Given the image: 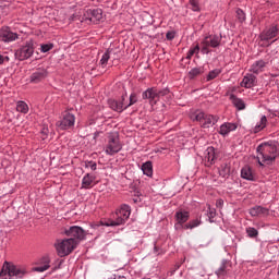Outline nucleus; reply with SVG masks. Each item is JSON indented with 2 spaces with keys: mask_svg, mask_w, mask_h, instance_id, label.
Masks as SVG:
<instances>
[{
  "mask_svg": "<svg viewBox=\"0 0 279 279\" xmlns=\"http://www.w3.org/2000/svg\"><path fill=\"white\" fill-rule=\"evenodd\" d=\"M202 220L199 219H194L192 221H190L189 223L184 225L183 228L184 230H193V228H197L198 226H201Z\"/></svg>",
  "mask_w": 279,
  "mask_h": 279,
  "instance_id": "32",
  "label": "nucleus"
},
{
  "mask_svg": "<svg viewBox=\"0 0 279 279\" xmlns=\"http://www.w3.org/2000/svg\"><path fill=\"white\" fill-rule=\"evenodd\" d=\"M66 236L70 239H73V241H76V245H80V241H84L86 238V232L82 227L72 226L69 229L65 230Z\"/></svg>",
  "mask_w": 279,
  "mask_h": 279,
  "instance_id": "12",
  "label": "nucleus"
},
{
  "mask_svg": "<svg viewBox=\"0 0 279 279\" xmlns=\"http://www.w3.org/2000/svg\"><path fill=\"white\" fill-rule=\"evenodd\" d=\"M110 58H112V50H107L100 59V66L102 69H106V66H108V61L110 60Z\"/></svg>",
  "mask_w": 279,
  "mask_h": 279,
  "instance_id": "29",
  "label": "nucleus"
},
{
  "mask_svg": "<svg viewBox=\"0 0 279 279\" xmlns=\"http://www.w3.org/2000/svg\"><path fill=\"white\" fill-rule=\"evenodd\" d=\"M142 171H143L144 175L151 178V175H154V167L151 166V161H147V162L143 163Z\"/></svg>",
  "mask_w": 279,
  "mask_h": 279,
  "instance_id": "28",
  "label": "nucleus"
},
{
  "mask_svg": "<svg viewBox=\"0 0 279 279\" xmlns=\"http://www.w3.org/2000/svg\"><path fill=\"white\" fill-rule=\"evenodd\" d=\"M14 56L16 60H20L21 62L23 60H29V58L34 56V44L32 41H27L26 45L15 51Z\"/></svg>",
  "mask_w": 279,
  "mask_h": 279,
  "instance_id": "10",
  "label": "nucleus"
},
{
  "mask_svg": "<svg viewBox=\"0 0 279 279\" xmlns=\"http://www.w3.org/2000/svg\"><path fill=\"white\" fill-rule=\"evenodd\" d=\"M191 10L199 12V2L197 0H190Z\"/></svg>",
  "mask_w": 279,
  "mask_h": 279,
  "instance_id": "39",
  "label": "nucleus"
},
{
  "mask_svg": "<svg viewBox=\"0 0 279 279\" xmlns=\"http://www.w3.org/2000/svg\"><path fill=\"white\" fill-rule=\"evenodd\" d=\"M130 215H132L130 206L122 205L121 208L118 211H116V219L106 221L105 226L107 227L123 226V223H125V221L130 219Z\"/></svg>",
  "mask_w": 279,
  "mask_h": 279,
  "instance_id": "6",
  "label": "nucleus"
},
{
  "mask_svg": "<svg viewBox=\"0 0 279 279\" xmlns=\"http://www.w3.org/2000/svg\"><path fill=\"white\" fill-rule=\"evenodd\" d=\"M136 101H138V98L136 97L135 93H132L130 95V102L128 105L124 106V109L130 108L131 106H134V104H136Z\"/></svg>",
  "mask_w": 279,
  "mask_h": 279,
  "instance_id": "38",
  "label": "nucleus"
},
{
  "mask_svg": "<svg viewBox=\"0 0 279 279\" xmlns=\"http://www.w3.org/2000/svg\"><path fill=\"white\" fill-rule=\"evenodd\" d=\"M276 36H278V26H271L262 33L260 38L262 40H271Z\"/></svg>",
  "mask_w": 279,
  "mask_h": 279,
  "instance_id": "21",
  "label": "nucleus"
},
{
  "mask_svg": "<svg viewBox=\"0 0 279 279\" xmlns=\"http://www.w3.org/2000/svg\"><path fill=\"white\" fill-rule=\"evenodd\" d=\"M155 252H158V246H155Z\"/></svg>",
  "mask_w": 279,
  "mask_h": 279,
  "instance_id": "48",
  "label": "nucleus"
},
{
  "mask_svg": "<svg viewBox=\"0 0 279 279\" xmlns=\"http://www.w3.org/2000/svg\"><path fill=\"white\" fill-rule=\"evenodd\" d=\"M40 134H41L43 141H45L47 138V136L49 135V129L48 128H43Z\"/></svg>",
  "mask_w": 279,
  "mask_h": 279,
  "instance_id": "43",
  "label": "nucleus"
},
{
  "mask_svg": "<svg viewBox=\"0 0 279 279\" xmlns=\"http://www.w3.org/2000/svg\"><path fill=\"white\" fill-rule=\"evenodd\" d=\"M221 35H209L206 36L201 43V51L202 53H210L211 49H217L219 45H221Z\"/></svg>",
  "mask_w": 279,
  "mask_h": 279,
  "instance_id": "7",
  "label": "nucleus"
},
{
  "mask_svg": "<svg viewBox=\"0 0 279 279\" xmlns=\"http://www.w3.org/2000/svg\"><path fill=\"white\" fill-rule=\"evenodd\" d=\"M197 53H199V44L189 50L186 59L191 60V58H193V56H197Z\"/></svg>",
  "mask_w": 279,
  "mask_h": 279,
  "instance_id": "34",
  "label": "nucleus"
},
{
  "mask_svg": "<svg viewBox=\"0 0 279 279\" xmlns=\"http://www.w3.org/2000/svg\"><path fill=\"white\" fill-rule=\"evenodd\" d=\"M87 167H89L92 169V171H96L97 170V163L90 161L88 162Z\"/></svg>",
  "mask_w": 279,
  "mask_h": 279,
  "instance_id": "45",
  "label": "nucleus"
},
{
  "mask_svg": "<svg viewBox=\"0 0 279 279\" xmlns=\"http://www.w3.org/2000/svg\"><path fill=\"white\" fill-rule=\"evenodd\" d=\"M169 95V89H158L156 87H150L142 94V99H148L150 105L156 104L160 97Z\"/></svg>",
  "mask_w": 279,
  "mask_h": 279,
  "instance_id": "9",
  "label": "nucleus"
},
{
  "mask_svg": "<svg viewBox=\"0 0 279 279\" xmlns=\"http://www.w3.org/2000/svg\"><path fill=\"white\" fill-rule=\"evenodd\" d=\"M251 217H267L269 209L263 206H255L250 209Z\"/></svg>",
  "mask_w": 279,
  "mask_h": 279,
  "instance_id": "18",
  "label": "nucleus"
},
{
  "mask_svg": "<svg viewBox=\"0 0 279 279\" xmlns=\"http://www.w3.org/2000/svg\"><path fill=\"white\" fill-rule=\"evenodd\" d=\"M241 177L244 180L254 181V172H252V168L250 166H246V167L242 168Z\"/></svg>",
  "mask_w": 279,
  "mask_h": 279,
  "instance_id": "25",
  "label": "nucleus"
},
{
  "mask_svg": "<svg viewBox=\"0 0 279 279\" xmlns=\"http://www.w3.org/2000/svg\"><path fill=\"white\" fill-rule=\"evenodd\" d=\"M265 128H267V117L263 116L260 121L253 129V132L258 134V132H262V130H265Z\"/></svg>",
  "mask_w": 279,
  "mask_h": 279,
  "instance_id": "27",
  "label": "nucleus"
},
{
  "mask_svg": "<svg viewBox=\"0 0 279 279\" xmlns=\"http://www.w3.org/2000/svg\"><path fill=\"white\" fill-rule=\"evenodd\" d=\"M219 175H221V178H228V175H230V165L222 163L219 169Z\"/></svg>",
  "mask_w": 279,
  "mask_h": 279,
  "instance_id": "31",
  "label": "nucleus"
},
{
  "mask_svg": "<svg viewBox=\"0 0 279 279\" xmlns=\"http://www.w3.org/2000/svg\"><path fill=\"white\" fill-rule=\"evenodd\" d=\"M123 146L119 141V133H109L107 137V144L105 146V153L107 156H114V154H119Z\"/></svg>",
  "mask_w": 279,
  "mask_h": 279,
  "instance_id": "5",
  "label": "nucleus"
},
{
  "mask_svg": "<svg viewBox=\"0 0 279 279\" xmlns=\"http://www.w3.org/2000/svg\"><path fill=\"white\" fill-rule=\"evenodd\" d=\"M256 159L259 167L274 165L279 156V145L276 141H268L259 144L256 148Z\"/></svg>",
  "mask_w": 279,
  "mask_h": 279,
  "instance_id": "1",
  "label": "nucleus"
},
{
  "mask_svg": "<svg viewBox=\"0 0 279 279\" xmlns=\"http://www.w3.org/2000/svg\"><path fill=\"white\" fill-rule=\"evenodd\" d=\"M215 215H216L215 209H210V208H209V219L215 218Z\"/></svg>",
  "mask_w": 279,
  "mask_h": 279,
  "instance_id": "47",
  "label": "nucleus"
},
{
  "mask_svg": "<svg viewBox=\"0 0 279 279\" xmlns=\"http://www.w3.org/2000/svg\"><path fill=\"white\" fill-rule=\"evenodd\" d=\"M5 62H10V56H8L7 53L0 54V65L5 64Z\"/></svg>",
  "mask_w": 279,
  "mask_h": 279,
  "instance_id": "42",
  "label": "nucleus"
},
{
  "mask_svg": "<svg viewBox=\"0 0 279 279\" xmlns=\"http://www.w3.org/2000/svg\"><path fill=\"white\" fill-rule=\"evenodd\" d=\"M230 99L233 104V106L238 109V110H245V101H243V99L238 98L234 95L230 96Z\"/></svg>",
  "mask_w": 279,
  "mask_h": 279,
  "instance_id": "26",
  "label": "nucleus"
},
{
  "mask_svg": "<svg viewBox=\"0 0 279 279\" xmlns=\"http://www.w3.org/2000/svg\"><path fill=\"white\" fill-rule=\"evenodd\" d=\"M104 19V11L101 9L88 10L85 14V21L89 23H99Z\"/></svg>",
  "mask_w": 279,
  "mask_h": 279,
  "instance_id": "13",
  "label": "nucleus"
},
{
  "mask_svg": "<svg viewBox=\"0 0 279 279\" xmlns=\"http://www.w3.org/2000/svg\"><path fill=\"white\" fill-rule=\"evenodd\" d=\"M189 211H177L175 219L178 222L175 223V228H180V226L186 223V221H189Z\"/></svg>",
  "mask_w": 279,
  "mask_h": 279,
  "instance_id": "23",
  "label": "nucleus"
},
{
  "mask_svg": "<svg viewBox=\"0 0 279 279\" xmlns=\"http://www.w3.org/2000/svg\"><path fill=\"white\" fill-rule=\"evenodd\" d=\"M240 86H242V88H253V86H256V76L254 74H246Z\"/></svg>",
  "mask_w": 279,
  "mask_h": 279,
  "instance_id": "19",
  "label": "nucleus"
},
{
  "mask_svg": "<svg viewBox=\"0 0 279 279\" xmlns=\"http://www.w3.org/2000/svg\"><path fill=\"white\" fill-rule=\"evenodd\" d=\"M1 278L9 279H23L27 276V268L22 265H16L14 263L4 262L2 269L0 271Z\"/></svg>",
  "mask_w": 279,
  "mask_h": 279,
  "instance_id": "2",
  "label": "nucleus"
},
{
  "mask_svg": "<svg viewBox=\"0 0 279 279\" xmlns=\"http://www.w3.org/2000/svg\"><path fill=\"white\" fill-rule=\"evenodd\" d=\"M236 128V123L225 122L220 125L218 133L221 134V136H228L230 132H235Z\"/></svg>",
  "mask_w": 279,
  "mask_h": 279,
  "instance_id": "16",
  "label": "nucleus"
},
{
  "mask_svg": "<svg viewBox=\"0 0 279 279\" xmlns=\"http://www.w3.org/2000/svg\"><path fill=\"white\" fill-rule=\"evenodd\" d=\"M246 233L251 239H256V236H258V230L254 227L246 228Z\"/></svg>",
  "mask_w": 279,
  "mask_h": 279,
  "instance_id": "36",
  "label": "nucleus"
},
{
  "mask_svg": "<svg viewBox=\"0 0 279 279\" xmlns=\"http://www.w3.org/2000/svg\"><path fill=\"white\" fill-rule=\"evenodd\" d=\"M232 269V264L228 260H223L220 265V267L216 270V275L218 278H223L225 276H228L230 274V270Z\"/></svg>",
  "mask_w": 279,
  "mask_h": 279,
  "instance_id": "17",
  "label": "nucleus"
},
{
  "mask_svg": "<svg viewBox=\"0 0 279 279\" xmlns=\"http://www.w3.org/2000/svg\"><path fill=\"white\" fill-rule=\"evenodd\" d=\"M206 167H210L215 162V147H208L205 151Z\"/></svg>",
  "mask_w": 279,
  "mask_h": 279,
  "instance_id": "24",
  "label": "nucleus"
},
{
  "mask_svg": "<svg viewBox=\"0 0 279 279\" xmlns=\"http://www.w3.org/2000/svg\"><path fill=\"white\" fill-rule=\"evenodd\" d=\"M220 74H221V70H219V69L210 71L207 75V82H210V81L215 80Z\"/></svg>",
  "mask_w": 279,
  "mask_h": 279,
  "instance_id": "35",
  "label": "nucleus"
},
{
  "mask_svg": "<svg viewBox=\"0 0 279 279\" xmlns=\"http://www.w3.org/2000/svg\"><path fill=\"white\" fill-rule=\"evenodd\" d=\"M19 35L12 31H10V28L8 27H3L0 31V40L2 43H14V40H17Z\"/></svg>",
  "mask_w": 279,
  "mask_h": 279,
  "instance_id": "15",
  "label": "nucleus"
},
{
  "mask_svg": "<svg viewBox=\"0 0 279 279\" xmlns=\"http://www.w3.org/2000/svg\"><path fill=\"white\" fill-rule=\"evenodd\" d=\"M49 258H45V265L44 266H37L35 268V271H39L40 274H43V271H47V269H49Z\"/></svg>",
  "mask_w": 279,
  "mask_h": 279,
  "instance_id": "37",
  "label": "nucleus"
},
{
  "mask_svg": "<svg viewBox=\"0 0 279 279\" xmlns=\"http://www.w3.org/2000/svg\"><path fill=\"white\" fill-rule=\"evenodd\" d=\"M47 77V71L37 70L35 73L31 75V82L33 84H38V82H43Z\"/></svg>",
  "mask_w": 279,
  "mask_h": 279,
  "instance_id": "22",
  "label": "nucleus"
},
{
  "mask_svg": "<svg viewBox=\"0 0 279 279\" xmlns=\"http://www.w3.org/2000/svg\"><path fill=\"white\" fill-rule=\"evenodd\" d=\"M236 19L238 21H240V23H243V21H245V12H243V10L238 9L236 10Z\"/></svg>",
  "mask_w": 279,
  "mask_h": 279,
  "instance_id": "41",
  "label": "nucleus"
},
{
  "mask_svg": "<svg viewBox=\"0 0 279 279\" xmlns=\"http://www.w3.org/2000/svg\"><path fill=\"white\" fill-rule=\"evenodd\" d=\"M271 62H274V56L270 52H268L264 58L255 61L251 65L250 71L251 73H255V75H258L259 73L265 72L267 66H270Z\"/></svg>",
  "mask_w": 279,
  "mask_h": 279,
  "instance_id": "8",
  "label": "nucleus"
},
{
  "mask_svg": "<svg viewBox=\"0 0 279 279\" xmlns=\"http://www.w3.org/2000/svg\"><path fill=\"white\" fill-rule=\"evenodd\" d=\"M109 279H128V278H125V276H121V275H113Z\"/></svg>",
  "mask_w": 279,
  "mask_h": 279,
  "instance_id": "46",
  "label": "nucleus"
},
{
  "mask_svg": "<svg viewBox=\"0 0 279 279\" xmlns=\"http://www.w3.org/2000/svg\"><path fill=\"white\" fill-rule=\"evenodd\" d=\"M107 1H110V0H107Z\"/></svg>",
  "mask_w": 279,
  "mask_h": 279,
  "instance_id": "49",
  "label": "nucleus"
},
{
  "mask_svg": "<svg viewBox=\"0 0 279 279\" xmlns=\"http://www.w3.org/2000/svg\"><path fill=\"white\" fill-rule=\"evenodd\" d=\"M54 247L58 256H60V258H64V256H69V254H71L73 250L77 247V241L73 240V238L58 240L54 243Z\"/></svg>",
  "mask_w": 279,
  "mask_h": 279,
  "instance_id": "3",
  "label": "nucleus"
},
{
  "mask_svg": "<svg viewBox=\"0 0 279 279\" xmlns=\"http://www.w3.org/2000/svg\"><path fill=\"white\" fill-rule=\"evenodd\" d=\"M73 125H75V114L70 111H64L61 120L57 122V128H59V130H71Z\"/></svg>",
  "mask_w": 279,
  "mask_h": 279,
  "instance_id": "11",
  "label": "nucleus"
},
{
  "mask_svg": "<svg viewBox=\"0 0 279 279\" xmlns=\"http://www.w3.org/2000/svg\"><path fill=\"white\" fill-rule=\"evenodd\" d=\"M97 177L94 174L87 173L82 180V189H93L97 184Z\"/></svg>",
  "mask_w": 279,
  "mask_h": 279,
  "instance_id": "20",
  "label": "nucleus"
},
{
  "mask_svg": "<svg viewBox=\"0 0 279 279\" xmlns=\"http://www.w3.org/2000/svg\"><path fill=\"white\" fill-rule=\"evenodd\" d=\"M192 121H197L201 124V128H210L219 121V116L207 114L204 111H194L190 114Z\"/></svg>",
  "mask_w": 279,
  "mask_h": 279,
  "instance_id": "4",
  "label": "nucleus"
},
{
  "mask_svg": "<svg viewBox=\"0 0 279 279\" xmlns=\"http://www.w3.org/2000/svg\"><path fill=\"white\" fill-rule=\"evenodd\" d=\"M16 111L22 112V114H27L29 112V106L25 101H17Z\"/></svg>",
  "mask_w": 279,
  "mask_h": 279,
  "instance_id": "30",
  "label": "nucleus"
},
{
  "mask_svg": "<svg viewBox=\"0 0 279 279\" xmlns=\"http://www.w3.org/2000/svg\"><path fill=\"white\" fill-rule=\"evenodd\" d=\"M128 95H123L121 97V100H114V99H109L108 100V106L111 110H114V112H123L125 109V99Z\"/></svg>",
  "mask_w": 279,
  "mask_h": 279,
  "instance_id": "14",
  "label": "nucleus"
},
{
  "mask_svg": "<svg viewBox=\"0 0 279 279\" xmlns=\"http://www.w3.org/2000/svg\"><path fill=\"white\" fill-rule=\"evenodd\" d=\"M204 73V68H194L190 71V77L191 80L202 75Z\"/></svg>",
  "mask_w": 279,
  "mask_h": 279,
  "instance_id": "33",
  "label": "nucleus"
},
{
  "mask_svg": "<svg viewBox=\"0 0 279 279\" xmlns=\"http://www.w3.org/2000/svg\"><path fill=\"white\" fill-rule=\"evenodd\" d=\"M166 38H167L168 40H173V39L175 38V33H173V32H168V33L166 34Z\"/></svg>",
  "mask_w": 279,
  "mask_h": 279,
  "instance_id": "44",
  "label": "nucleus"
},
{
  "mask_svg": "<svg viewBox=\"0 0 279 279\" xmlns=\"http://www.w3.org/2000/svg\"><path fill=\"white\" fill-rule=\"evenodd\" d=\"M40 47L41 53H47L48 51H51V49H53V44H44Z\"/></svg>",
  "mask_w": 279,
  "mask_h": 279,
  "instance_id": "40",
  "label": "nucleus"
}]
</instances>
